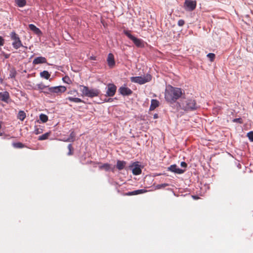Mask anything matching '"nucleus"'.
<instances>
[{
  "instance_id": "1",
  "label": "nucleus",
  "mask_w": 253,
  "mask_h": 253,
  "mask_svg": "<svg viewBox=\"0 0 253 253\" xmlns=\"http://www.w3.org/2000/svg\"><path fill=\"white\" fill-rule=\"evenodd\" d=\"M179 108L185 112H191L197 110L199 106L193 97L181 98L178 102Z\"/></svg>"
},
{
  "instance_id": "2",
  "label": "nucleus",
  "mask_w": 253,
  "mask_h": 253,
  "mask_svg": "<svg viewBox=\"0 0 253 253\" xmlns=\"http://www.w3.org/2000/svg\"><path fill=\"white\" fill-rule=\"evenodd\" d=\"M182 94V92L180 88L170 86L165 90V98L167 102L172 103L179 99Z\"/></svg>"
},
{
  "instance_id": "3",
  "label": "nucleus",
  "mask_w": 253,
  "mask_h": 253,
  "mask_svg": "<svg viewBox=\"0 0 253 253\" xmlns=\"http://www.w3.org/2000/svg\"><path fill=\"white\" fill-rule=\"evenodd\" d=\"M80 90L82 93L83 96H85L90 98L99 96L101 91L97 88H89L86 86L80 85Z\"/></svg>"
},
{
  "instance_id": "4",
  "label": "nucleus",
  "mask_w": 253,
  "mask_h": 253,
  "mask_svg": "<svg viewBox=\"0 0 253 253\" xmlns=\"http://www.w3.org/2000/svg\"><path fill=\"white\" fill-rule=\"evenodd\" d=\"M67 88L65 86L60 85L53 87H49L47 91H42L45 95L56 94L59 95L66 91Z\"/></svg>"
},
{
  "instance_id": "5",
  "label": "nucleus",
  "mask_w": 253,
  "mask_h": 253,
  "mask_svg": "<svg viewBox=\"0 0 253 253\" xmlns=\"http://www.w3.org/2000/svg\"><path fill=\"white\" fill-rule=\"evenodd\" d=\"M130 79L131 82L142 84L150 82L152 79V77L150 75L147 74L143 77H132L130 78Z\"/></svg>"
},
{
  "instance_id": "6",
  "label": "nucleus",
  "mask_w": 253,
  "mask_h": 253,
  "mask_svg": "<svg viewBox=\"0 0 253 253\" xmlns=\"http://www.w3.org/2000/svg\"><path fill=\"white\" fill-rule=\"evenodd\" d=\"M124 34L131 41H133V43L135 45L138 47H141L144 46V43L143 41L141 39H139L133 36L130 34L129 31H124Z\"/></svg>"
},
{
  "instance_id": "7",
  "label": "nucleus",
  "mask_w": 253,
  "mask_h": 253,
  "mask_svg": "<svg viewBox=\"0 0 253 253\" xmlns=\"http://www.w3.org/2000/svg\"><path fill=\"white\" fill-rule=\"evenodd\" d=\"M11 39L13 41L12 45L15 49H18L20 47L23 46L22 42L17 34L14 32H12L10 34Z\"/></svg>"
},
{
  "instance_id": "8",
  "label": "nucleus",
  "mask_w": 253,
  "mask_h": 253,
  "mask_svg": "<svg viewBox=\"0 0 253 253\" xmlns=\"http://www.w3.org/2000/svg\"><path fill=\"white\" fill-rule=\"evenodd\" d=\"M184 6L186 10L192 11L196 8V1L194 0H185Z\"/></svg>"
},
{
  "instance_id": "9",
  "label": "nucleus",
  "mask_w": 253,
  "mask_h": 253,
  "mask_svg": "<svg viewBox=\"0 0 253 253\" xmlns=\"http://www.w3.org/2000/svg\"><path fill=\"white\" fill-rule=\"evenodd\" d=\"M117 87L113 84H109L107 85V90L106 91V96L112 97L116 92Z\"/></svg>"
},
{
  "instance_id": "10",
  "label": "nucleus",
  "mask_w": 253,
  "mask_h": 253,
  "mask_svg": "<svg viewBox=\"0 0 253 253\" xmlns=\"http://www.w3.org/2000/svg\"><path fill=\"white\" fill-rule=\"evenodd\" d=\"M0 100L6 103H9L11 101L9 92L6 91L0 92Z\"/></svg>"
},
{
  "instance_id": "11",
  "label": "nucleus",
  "mask_w": 253,
  "mask_h": 253,
  "mask_svg": "<svg viewBox=\"0 0 253 253\" xmlns=\"http://www.w3.org/2000/svg\"><path fill=\"white\" fill-rule=\"evenodd\" d=\"M129 167L133 168L132 169V172L134 175H137L141 174L142 170L140 166L138 164V162L133 163L131 166H129Z\"/></svg>"
},
{
  "instance_id": "12",
  "label": "nucleus",
  "mask_w": 253,
  "mask_h": 253,
  "mask_svg": "<svg viewBox=\"0 0 253 253\" xmlns=\"http://www.w3.org/2000/svg\"><path fill=\"white\" fill-rule=\"evenodd\" d=\"M168 170L173 172L177 174H182L183 173L185 169H182L178 168L176 165H171L168 168Z\"/></svg>"
},
{
  "instance_id": "13",
  "label": "nucleus",
  "mask_w": 253,
  "mask_h": 253,
  "mask_svg": "<svg viewBox=\"0 0 253 253\" xmlns=\"http://www.w3.org/2000/svg\"><path fill=\"white\" fill-rule=\"evenodd\" d=\"M119 92L123 95H130L132 93V91L126 86H121L119 89Z\"/></svg>"
},
{
  "instance_id": "14",
  "label": "nucleus",
  "mask_w": 253,
  "mask_h": 253,
  "mask_svg": "<svg viewBox=\"0 0 253 253\" xmlns=\"http://www.w3.org/2000/svg\"><path fill=\"white\" fill-rule=\"evenodd\" d=\"M107 61L110 68H112L114 67L115 65V61L114 60V55L112 53H110L108 55Z\"/></svg>"
},
{
  "instance_id": "15",
  "label": "nucleus",
  "mask_w": 253,
  "mask_h": 253,
  "mask_svg": "<svg viewBox=\"0 0 253 253\" xmlns=\"http://www.w3.org/2000/svg\"><path fill=\"white\" fill-rule=\"evenodd\" d=\"M147 191L145 189H139L137 190H134L133 191L129 192L127 193H125L124 194V196H132V195H138L140 194H143L145 193Z\"/></svg>"
},
{
  "instance_id": "16",
  "label": "nucleus",
  "mask_w": 253,
  "mask_h": 253,
  "mask_svg": "<svg viewBox=\"0 0 253 253\" xmlns=\"http://www.w3.org/2000/svg\"><path fill=\"white\" fill-rule=\"evenodd\" d=\"M47 63V60L46 59L42 56L38 57H36L33 61V64L34 65H37L39 64H42V63Z\"/></svg>"
},
{
  "instance_id": "17",
  "label": "nucleus",
  "mask_w": 253,
  "mask_h": 253,
  "mask_svg": "<svg viewBox=\"0 0 253 253\" xmlns=\"http://www.w3.org/2000/svg\"><path fill=\"white\" fill-rule=\"evenodd\" d=\"M126 164L125 161L118 160L117 162L116 167L119 170H122L125 168Z\"/></svg>"
},
{
  "instance_id": "18",
  "label": "nucleus",
  "mask_w": 253,
  "mask_h": 253,
  "mask_svg": "<svg viewBox=\"0 0 253 253\" xmlns=\"http://www.w3.org/2000/svg\"><path fill=\"white\" fill-rule=\"evenodd\" d=\"M159 105V102L156 99H152L150 107V110L152 111L156 109Z\"/></svg>"
},
{
  "instance_id": "19",
  "label": "nucleus",
  "mask_w": 253,
  "mask_h": 253,
  "mask_svg": "<svg viewBox=\"0 0 253 253\" xmlns=\"http://www.w3.org/2000/svg\"><path fill=\"white\" fill-rule=\"evenodd\" d=\"M66 99L68 100L71 102H75V103H80V102L85 103L84 100H83L81 98H77V97H73L69 96V97H68L67 98H66Z\"/></svg>"
},
{
  "instance_id": "20",
  "label": "nucleus",
  "mask_w": 253,
  "mask_h": 253,
  "mask_svg": "<svg viewBox=\"0 0 253 253\" xmlns=\"http://www.w3.org/2000/svg\"><path fill=\"white\" fill-rule=\"evenodd\" d=\"M40 76L44 79L48 80L50 77V74L47 71H43L40 73Z\"/></svg>"
},
{
  "instance_id": "21",
  "label": "nucleus",
  "mask_w": 253,
  "mask_h": 253,
  "mask_svg": "<svg viewBox=\"0 0 253 253\" xmlns=\"http://www.w3.org/2000/svg\"><path fill=\"white\" fill-rule=\"evenodd\" d=\"M76 134L74 132V131H72L69 136V137L64 140V141L66 142H73L75 140Z\"/></svg>"
},
{
  "instance_id": "22",
  "label": "nucleus",
  "mask_w": 253,
  "mask_h": 253,
  "mask_svg": "<svg viewBox=\"0 0 253 253\" xmlns=\"http://www.w3.org/2000/svg\"><path fill=\"white\" fill-rule=\"evenodd\" d=\"M26 113L23 111H20L18 112L17 118L23 121L26 118Z\"/></svg>"
},
{
  "instance_id": "23",
  "label": "nucleus",
  "mask_w": 253,
  "mask_h": 253,
  "mask_svg": "<svg viewBox=\"0 0 253 253\" xmlns=\"http://www.w3.org/2000/svg\"><path fill=\"white\" fill-rule=\"evenodd\" d=\"M50 134H51L50 132H46V133L40 136L38 138V140H46V139H48L49 136L50 135Z\"/></svg>"
},
{
  "instance_id": "24",
  "label": "nucleus",
  "mask_w": 253,
  "mask_h": 253,
  "mask_svg": "<svg viewBox=\"0 0 253 253\" xmlns=\"http://www.w3.org/2000/svg\"><path fill=\"white\" fill-rule=\"evenodd\" d=\"M46 87L48 88L49 86L45 85L42 83H41L37 84L34 89L36 90H42Z\"/></svg>"
},
{
  "instance_id": "25",
  "label": "nucleus",
  "mask_w": 253,
  "mask_h": 253,
  "mask_svg": "<svg viewBox=\"0 0 253 253\" xmlns=\"http://www.w3.org/2000/svg\"><path fill=\"white\" fill-rule=\"evenodd\" d=\"M29 27L31 30L35 32L37 34H38L39 33L41 32L40 30L34 24H30L29 25Z\"/></svg>"
},
{
  "instance_id": "26",
  "label": "nucleus",
  "mask_w": 253,
  "mask_h": 253,
  "mask_svg": "<svg viewBox=\"0 0 253 253\" xmlns=\"http://www.w3.org/2000/svg\"><path fill=\"white\" fill-rule=\"evenodd\" d=\"M99 168L100 169H105L106 171H108L111 167L110 164L106 163L99 166Z\"/></svg>"
},
{
  "instance_id": "27",
  "label": "nucleus",
  "mask_w": 253,
  "mask_h": 253,
  "mask_svg": "<svg viewBox=\"0 0 253 253\" xmlns=\"http://www.w3.org/2000/svg\"><path fill=\"white\" fill-rule=\"evenodd\" d=\"M43 131V130L42 126H36L34 132L35 134L37 135V134H41V133H42Z\"/></svg>"
},
{
  "instance_id": "28",
  "label": "nucleus",
  "mask_w": 253,
  "mask_h": 253,
  "mask_svg": "<svg viewBox=\"0 0 253 253\" xmlns=\"http://www.w3.org/2000/svg\"><path fill=\"white\" fill-rule=\"evenodd\" d=\"M15 2L19 7H22L26 5V0H15Z\"/></svg>"
},
{
  "instance_id": "29",
  "label": "nucleus",
  "mask_w": 253,
  "mask_h": 253,
  "mask_svg": "<svg viewBox=\"0 0 253 253\" xmlns=\"http://www.w3.org/2000/svg\"><path fill=\"white\" fill-rule=\"evenodd\" d=\"M12 146L15 148H22L25 147L24 144L21 142H15L12 143Z\"/></svg>"
},
{
  "instance_id": "30",
  "label": "nucleus",
  "mask_w": 253,
  "mask_h": 253,
  "mask_svg": "<svg viewBox=\"0 0 253 253\" xmlns=\"http://www.w3.org/2000/svg\"><path fill=\"white\" fill-rule=\"evenodd\" d=\"M17 74V72L15 68H12L9 71V77L11 78H14Z\"/></svg>"
},
{
  "instance_id": "31",
  "label": "nucleus",
  "mask_w": 253,
  "mask_h": 253,
  "mask_svg": "<svg viewBox=\"0 0 253 253\" xmlns=\"http://www.w3.org/2000/svg\"><path fill=\"white\" fill-rule=\"evenodd\" d=\"M40 119L42 123H46L48 121V116L45 114H41L40 115Z\"/></svg>"
},
{
  "instance_id": "32",
  "label": "nucleus",
  "mask_w": 253,
  "mask_h": 253,
  "mask_svg": "<svg viewBox=\"0 0 253 253\" xmlns=\"http://www.w3.org/2000/svg\"><path fill=\"white\" fill-rule=\"evenodd\" d=\"M62 80L64 83L68 84H70L72 83L71 80L68 76H65L62 78Z\"/></svg>"
},
{
  "instance_id": "33",
  "label": "nucleus",
  "mask_w": 253,
  "mask_h": 253,
  "mask_svg": "<svg viewBox=\"0 0 253 253\" xmlns=\"http://www.w3.org/2000/svg\"><path fill=\"white\" fill-rule=\"evenodd\" d=\"M207 57L210 58L211 61L212 62L215 59V55L214 53H210L207 55Z\"/></svg>"
},
{
  "instance_id": "34",
  "label": "nucleus",
  "mask_w": 253,
  "mask_h": 253,
  "mask_svg": "<svg viewBox=\"0 0 253 253\" xmlns=\"http://www.w3.org/2000/svg\"><path fill=\"white\" fill-rule=\"evenodd\" d=\"M68 148L69 149V152L68 153V155H72L73 153V148L71 144H69L68 145Z\"/></svg>"
},
{
  "instance_id": "35",
  "label": "nucleus",
  "mask_w": 253,
  "mask_h": 253,
  "mask_svg": "<svg viewBox=\"0 0 253 253\" xmlns=\"http://www.w3.org/2000/svg\"><path fill=\"white\" fill-rule=\"evenodd\" d=\"M247 136L249 139L252 142H253V131H251L248 133Z\"/></svg>"
},
{
  "instance_id": "36",
  "label": "nucleus",
  "mask_w": 253,
  "mask_h": 253,
  "mask_svg": "<svg viewBox=\"0 0 253 253\" xmlns=\"http://www.w3.org/2000/svg\"><path fill=\"white\" fill-rule=\"evenodd\" d=\"M169 185L168 184H167V183H164V184H159L157 186V187L158 188V189H161V188H165L167 186H168Z\"/></svg>"
},
{
  "instance_id": "37",
  "label": "nucleus",
  "mask_w": 253,
  "mask_h": 253,
  "mask_svg": "<svg viewBox=\"0 0 253 253\" xmlns=\"http://www.w3.org/2000/svg\"><path fill=\"white\" fill-rule=\"evenodd\" d=\"M185 24V21L182 19H180L178 20L177 24L179 26H183Z\"/></svg>"
},
{
  "instance_id": "38",
  "label": "nucleus",
  "mask_w": 253,
  "mask_h": 253,
  "mask_svg": "<svg viewBox=\"0 0 253 253\" xmlns=\"http://www.w3.org/2000/svg\"><path fill=\"white\" fill-rule=\"evenodd\" d=\"M4 43V39L2 37L0 36V46L3 45Z\"/></svg>"
},
{
  "instance_id": "39",
  "label": "nucleus",
  "mask_w": 253,
  "mask_h": 253,
  "mask_svg": "<svg viewBox=\"0 0 253 253\" xmlns=\"http://www.w3.org/2000/svg\"><path fill=\"white\" fill-rule=\"evenodd\" d=\"M180 166H181L182 168H186L187 167V164L185 162H182L180 163Z\"/></svg>"
},
{
  "instance_id": "40",
  "label": "nucleus",
  "mask_w": 253,
  "mask_h": 253,
  "mask_svg": "<svg viewBox=\"0 0 253 253\" xmlns=\"http://www.w3.org/2000/svg\"><path fill=\"white\" fill-rule=\"evenodd\" d=\"M240 120H241L240 118L235 119H234L233 122H239L240 123H241V122L240 121Z\"/></svg>"
},
{
  "instance_id": "41",
  "label": "nucleus",
  "mask_w": 253,
  "mask_h": 253,
  "mask_svg": "<svg viewBox=\"0 0 253 253\" xmlns=\"http://www.w3.org/2000/svg\"><path fill=\"white\" fill-rule=\"evenodd\" d=\"M90 59L92 60H96V57L95 56H91L90 57Z\"/></svg>"
},
{
  "instance_id": "42",
  "label": "nucleus",
  "mask_w": 253,
  "mask_h": 253,
  "mask_svg": "<svg viewBox=\"0 0 253 253\" xmlns=\"http://www.w3.org/2000/svg\"><path fill=\"white\" fill-rule=\"evenodd\" d=\"M158 118V115L157 114H155L154 115V119H157Z\"/></svg>"
},
{
  "instance_id": "43",
  "label": "nucleus",
  "mask_w": 253,
  "mask_h": 253,
  "mask_svg": "<svg viewBox=\"0 0 253 253\" xmlns=\"http://www.w3.org/2000/svg\"><path fill=\"white\" fill-rule=\"evenodd\" d=\"M2 135V132H0V136H1Z\"/></svg>"
},
{
  "instance_id": "44",
  "label": "nucleus",
  "mask_w": 253,
  "mask_h": 253,
  "mask_svg": "<svg viewBox=\"0 0 253 253\" xmlns=\"http://www.w3.org/2000/svg\"><path fill=\"white\" fill-rule=\"evenodd\" d=\"M111 98H109V99H108V101H111Z\"/></svg>"
},
{
  "instance_id": "45",
  "label": "nucleus",
  "mask_w": 253,
  "mask_h": 253,
  "mask_svg": "<svg viewBox=\"0 0 253 253\" xmlns=\"http://www.w3.org/2000/svg\"><path fill=\"white\" fill-rule=\"evenodd\" d=\"M111 98H109V99H108V101H111Z\"/></svg>"
},
{
  "instance_id": "46",
  "label": "nucleus",
  "mask_w": 253,
  "mask_h": 253,
  "mask_svg": "<svg viewBox=\"0 0 253 253\" xmlns=\"http://www.w3.org/2000/svg\"><path fill=\"white\" fill-rule=\"evenodd\" d=\"M69 93L72 94V91H71L70 92H69Z\"/></svg>"
}]
</instances>
